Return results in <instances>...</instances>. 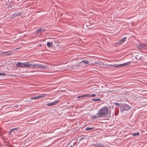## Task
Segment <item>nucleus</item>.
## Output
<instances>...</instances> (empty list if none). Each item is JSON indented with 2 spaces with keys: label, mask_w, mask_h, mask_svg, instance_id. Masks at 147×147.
<instances>
[{
  "label": "nucleus",
  "mask_w": 147,
  "mask_h": 147,
  "mask_svg": "<svg viewBox=\"0 0 147 147\" xmlns=\"http://www.w3.org/2000/svg\"><path fill=\"white\" fill-rule=\"evenodd\" d=\"M130 64V62H129L126 63H125L123 64H121V67H123L127 65H129Z\"/></svg>",
  "instance_id": "14"
},
{
  "label": "nucleus",
  "mask_w": 147,
  "mask_h": 147,
  "mask_svg": "<svg viewBox=\"0 0 147 147\" xmlns=\"http://www.w3.org/2000/svg\"><path fill=\"white\" fill-rule=\"evenodd\" d=\"M131 107L128 105L126 103H122L120 107V111L121 113H123L124 111H127L130 109Z\"/></svg>",
  "instance_id": "2"
},
{
  "label": "nucleus",
  "mask_w": 147,
  "mask_h": 147,
  "mask_svg": "<svg viewBox=\"0 0 147 147\" xmlns=\"http://www.w3.org/2000/svg\"><path fill=\"white\" fill-rule=\"evenodd\" d=\"M46 95L47 94H40L39 96L35 97H31L30 98L31 99H36L38 98H41L44 97H45V96H46Z\"/></svg>",
  "instance_id": "4"
},
{
  "label": "nucleus",
  "mask_w": 147,
  "mask_h": 147,
  "mask_svg": "<svg viewBox=\"0 0 147 147\" xmlns=\"http://www.w3.org/2000/svg\"><path fill=\"white\" fill-rule=\"evenodd\" d=\"M112 66H113L115 67H119V66L121 67V64L119 65V64H117L113 65Z\"/></svg>",
  "instance_id": "25"
},
{
  "label": "nucleus",
  "mask_w": 147,
  "mask_h": 147,
  "mask_svg": "<svg viewBox=\"0 0 147 147\" xmlns=\"http://www.w3.org/2000/svg\"><path fill=\"white\" fill-rule=\"evenodd\" d=\"M9 75H10L11 76H15V77H16V75H13V74H9Z\"/></svg>",
  "instance_id": "33"
},
{
  "label": "nucleus",
  "mask_w": 147,
  "mask_h": 147,
  "mask_svg": "<svg viewBox=\"0 0 147 147\" xmlns=\"http://www.w3.org/2000/svg\"><path fill=\"white\" fill-rule=\"evenodd\" d=\"M111 113L110 111H108L107 107L104 106V107L99 110L98 113L96 114L98 115L99 118L104 117L106 115H108L109 117H110Z\"/></svg>",
  "instance_id": "1"
},
{
  "label": "nucleus",
  "mask_w": 147,
  "mask_h": 147,
  "mask_svg": "<svg viewBox=\"0 0 147 147\" xmlns=\"http://www.w3.org/2000/svg\"><path fill=\"white\" fill-rule=\"evenodd\" d=\"M18 128H19V127H18L17 128H15L11 129L10 130V131L9 133V134H10L11 133L13 132L14 133H16L17 131V129Z\"/></svg>",
  "instance_id": "9"
},
{
  "label": "nucleus",
  "mask_w": 147,
  "mask_h": 147,
  "mask_svg": "<svg viewBox=\"0 0 147 147\" xmlns=\"http://www.w3.org/2000/svg\"><path fill=\"white\" fill-rule=\"evenodd\" d=\"M92 100L94 101H98L101 100L100 98H94L92 99Z\"/></svg>",
  "instance_id": "23"
},
{
  "label": "nucleus",
  "mask_w": 147,
  "mask_h": 147,
  "mask_svg": "<svg viewBox=\"0 0 147 147\" xmlns=\"http://www.w3.org/2000/svg\"><path fill=\"white\" fill-rule=\"evenodd\" d=\"M84 97H86V94L82 95L81 96H78L77 98L78 99H80L81 98H84Z\"/></svg>",
  "instance_id": "22"
},
{
  "label": "nucleus",
  "mask_w": 147,
  "mask_h": 147,
  "mask_svg": "<svg viewBox=\"0 0 147 147\" xmlns=\"http://www.w3.org/2000/svg\"><path fill=\"white\" fill-rule=\"evenodd\" d=\"M138 49H147V43L139 44L137 46Z\"/></svg>",
  "instance_id": "3"
},
{
  "label": "nucleus",
  "mask_w": 147,
  "mask_h": 147,
  "mask_svg": "<svg viewBox=\"0 0 147 147\" xmlns=\"http://www.w3.org/2000/svg\"><path fill=\"white\" fill-rule=\"evenodd\" d=\"M96 95L95 94H86V97H94Z\"/></svg>",
  "instance_id": "19"
},
{
  "label": "nucleus",
  "mask_w": 147,
  "mask_h": 147,
  "mask_svg": "<svg viewBox=\"0 0 147 147\" xmlns=\"http://www.w3.org/2000/svg\"><path fill=\"white\" fill-rule=\"evenodd\" d=\"M24 63H21L20 62H18L16 64V67H23Z\"/></svg>",
  "instance_id": "11"
},
{
  "label": "nucleus",
  "mask_w": 147,
  "mask_h": 147,
  "mask_svg": "<svg viewBox=\"0 0 147 147\" xmlns=\"http://www.w3.org/2000/svg\"><path fill=\"white\" fill-rule=\"evenodd\" d=\"M4 143H7V142H4Z\"/></svg>",
  "instance_id": "36"
},
{
  "label": "nucleus",
  "mask_w": 147,
  "mask_h": 147,
  "mask_svg": "<svg viewBox=\"0 0 147 147\" xmlns=\"http://www.w3.org/2000/svg\"><path fill=\"white\" fill-rule=\"evenodd\" d=\"M47 105L49 106H52V104L51 102L49 103H48L46 105Z\"/></svg>",
  "instance_id": "28"
},
{
  "label": "nucleus",
  "mask_w": 147,
  "mask_h": 147,
  "mask_svg": "<svg viewBox=\"0 0 147 147\" xmlns=\"http://www.w3.org/2000/svg\"><path fill=\"white\" fill-rule=\"evenodd\" d=\"M82 63H84L85 65H87L89 64V62L87 60H84L80 62V64H81Z\"/></svg>",
  "instance_id": "13"
},
{
  "label": "nucleus",
  "mask_w": 147,
  "mask_h": 147,
  "mask_svg": "<svg viewBox=\"0 0 147 147\" xmlns=\"http://www.w3.org/2000/svg\"><path fill=\"white\" fill-rule=\"evenodd\" d=\"M59 100H56L54 102H51V104L52 106H53L56 105L57 103H59Z\"/></svg>",
  "instance_id": "17"
},
{
  "label": "nucleus",
  "mask_w": 147,
  "mask_h": 147,
  "mask_svg": "<svg viewBox=\"0 0 147 147\" xmlns=\"http://www.w3.org/2000/svg\"><path fill=\"white\" fill-rule=\"evenodd\" d=\"M80 63H78L76 65V66H77V67H80Z\"/></svg>",
  "instance_id": "32"
},
{
  "label": "nucleus",
  "mask_w": 147,
  "mask_h": 147,
  "mask_svg": "<svg viewBox=\"0 0 147 147\" xmlns=\"http://www.w3.org/2000/svg\"><path fill=\"white\" fill-rule=\"evenodd\" d=\"M92 118L93 119H97V118H99L98 117V115L97 116H96L95 115H93L92 116Z\"/></svg>",
  "instance_id": "24"
},
{
  "label": "nucleus",
  "mask_w": 147,
  "mask_h": 147,
  "mask_svg": "<svg viewBox=\"0 0 147 147\" xmlns=\"http://www.w3.org/2000/svg\"><path fill=\"white\" fill-rule=\"evenodd\" d=\"M1 54L3 55L7 56L12 55V53L9 52V51H7L6 52H2L1 53Z\"/></svg>",
  "instance_id": "7"
},
{
  "label": "nucleus",
  "mask_w": 147,
  "mask_h": 147,
  "mask_svg": "<svg viewBox=\"0 0 147 147\" xmlns=\"http://www.w3.org/2000/svg\"><path fill=\"white\" fill-rule=\"evenodd\" d=\"M2 138L4 141H6L7 140V139L5 137H2Z\"/></svg>",
  "instance_id": "31"
},
{
  "label": "nucleus",
  "mask_w": 147,
  "mask_h": 147,
  "mask_svg": "<svg viewBox=\"0 0 147 147\" xmlns=\"http://www.w3.org/2000/svg\"><path fill=\"white\" fill-rule=\"evenodd\" d=\"M79 137L81 138L80 139V141H81L82 139H84V137L83 138L81 136H79Z\"/></svg>",
  "instance_id": "30"
},
{
  "label": "nucleus",
  "mask_w": 147,
  "mask_h": 147,
  "mask_svg": "<svg viewBox=\"0 0 147 147\" xmlns=\"http://www.w3.org/2000/svg\"><path fill=\"white\" fill-rule=\"evenodd\" d=\"M121 104L122 103H119L117 102H115L114 103L115 106H119L120 108V107Z\"/></svg>",
  "instance_id": "20"
},
{
  "label": "nucleus",
  "mask_w": 147,
  "mask_h": 147,
  "mask_svg": "<svg viewBox=\"0 0 147 147\" xmlns=\"http://www.w3.org/2000/svg\"><path fill=\"white\" fill-rule=\"evenodd\" d=\"M37 68L45 69L46 68V66L43 65L37 64Z\"/></svg>",
  "instance_id": "10"
},
{
  "label": "nucleus",
  "mask_w": 147,
  "mask_h": 147,
  "mask_svg": "<svg viewBox=\"0 0 147 147\" xmlns=\"http://www.w3.org/2000/svg\"><path fill=\"white\" fill-rule=\"evenodd\" d=\"M131 134L133 136H135L137 135H138L140 134V133L139 132H138L136 133H131Z\"/></svg>",
  "instance_id": "21"
},
{
  "label": "nucleus",
  "mask_w": 147,
  "mask_h": 147,
  "mask_svg": "<svg viewBox=\"0 0 147 147\" xmlns=\"http://www.w3.org/2000/svg\"><path fill=\"white\" fill-rule=\"evenodd\" d=\"M23 67H30V63L29 62L24 63Z\"/></svg>",
  "instance_id": "12"
},
{
  "label": "nucleus",
  "mask_w": 147,
  "mask_h": 147,
  "mask_svg": "<svg viewBox=\"0 0 147 147\" xmlns=\"http://www.w3.org/2000/svg\"><path fill=\"white\" fill-rule=\"evenodd\" d=\"M136 58L137 59H140L141 58V57H139L138 55L136 56Z\"/></svg>",
  "instance_id": "26"
},
{
  "label": "nucleus",
  "mask_w": 147,
  "mask_h": 147,
  "mask_svg": "<svg viewBox=\"0 0 147 147\" xmlns=\"http://www.w3.org/2000/svg\"><path fill=\"white\" fill-rule=\"evenodd\" d=\"M94 127H87L86 128L85 130H87V131L91 130H92L93 129H94Z\"/></svg>",
  "instance_id": "18"
},
{
  "label": "nucleus",
  "mask_w": 147,
  "mask_h": 147,
  "mask_svg": "<svg viewBox=\"0 0 147 147\" xmlns=\"http://www.w3.org/2000/svg\"><path fill=\"white\" fill-rule=\"evenodd\" d=\"M74 144H73V145H71L69 147H74Z\"/></svg>",
  "instance_id": "34"
},
{
  "label": "nucleus",
  "mask_w": 147,
  "mask_h": 147,
  "mask_svg": "<svg viewBox=\"0 0 147 147\" xmlns=\"http://www.w3.org/2000/svg\"><path fill=\"white\" fill-rule=\"evenodd\" d=\"M93 145L95 147H105L103 144L101 143H97L96 144H94Z\"/></svg>",
  "instance_id": "8"
},
{
  "label": "nucleus",
  "mask_w": 147,
  "mask_h": 147,
  "mask_svg": "<svg viewBox=\"0 0 147 147\" xmlns=\"http://www.w3.org/2000/svg\"><path fill=\"white\" fill-rule=\"evenodd\" d=\"M46 30L45 29H42V28H40L39 29H38L36 31V34H38L39 33L42 32Z\"/></svg>",
  "instance_id": "6"
},
{
  "label": "nucleus",
  "mask_w": 147,
  "mask_h": 147,
  "mask_svg": "<svg viewBox=\"0 0 147 147\" xmlns=\"http://www.w3.org/2000/svg\"><path fill=\"white\" fill-rule=\"evenodd\" d=\"M42 46V45L41 44H40L39 45V47H41Z\"/></svg>",
  "instance_id": "35"
},
{
  "label": "nucleus",
  "mask_w": 147,
  "mask_h": 147,
  "mask_svg": "<svg viewBox=\"0 0 147 147\" xmlns=\"http://www.w3.org/2000/svg\"><path fill=\"white\" fill-rule=\"evenodd\" d=\"M22 12H19L16 15V16H20V15H22Z\"/></svg>",
  "instance_id": "27"
},
{
  "label": "nucleus",
  "mask_w": 147,
  "mask_h": 147,
  "mask_svg": "<svg viewBox=\"0 0 147 147\" xmlns=\"http://www.w3.org/2000/svg\"><path fill=\"white\" fill-rule=\"evenodd\" d=\"M6 74L5 73H0V76H5Z\"/></svg>",
  "instance_id": "29"
},
{
  "label": "nucleus",
  "mask_w": 147,
  "mask_h": 147,
  "mask_svg": "<svg viewBox=\"0 0 147 147\" xmlns=\"http://www.w3.org/2000/svg\"><path fill=\"white\" fill-rule=\"evenodd\" d=\"M30 65L29 67L31 68H33L34 67L37 68V64H31L30 63Z\"/></svg>",
  "instance_id": "16"
},
{
  "label": "nucleus",
  "mask_w": 147,
  "mask_h": 147,
  "mask_svg": "<svg viewBox=\"0 0 147 147\" xmlns=\"http://www.w3.org/2000/svg\"><path fill=\"white\" fill-rule=\"evenodd\" d=\"M53 42H47V45L49 48H50L52 46Z\"/></svg>",
  "instance_id": "15"
},
{
  "label": "nucleus",
  "mask_w": 147,
  "mask_h": 147,
  "mask_svg": "<svg viewBox=\"0 0 147 147\" xmlns=\"http://www.w3.org/2000/svg\"><path fill=\"white\" fill-rule=\"evenodd\" d=\"M127 38V37H125L123 38H122L121 39L119 40L118 42H117V45H122L123 42H124L125 41L126 39Z\"/></svg>",
  "instance_id": "5"
}]
</instances>
